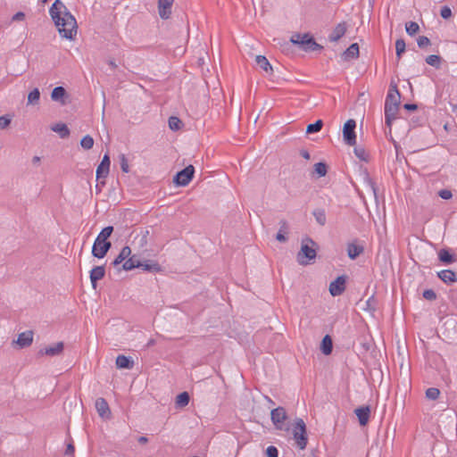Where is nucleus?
<instances>
[{
    "instance_id": "1",
    "label": "nucleus",
    "mask_w": 457,
    "mask_h": 457,
    "mask_svg": "<svg viewBox=\"0 0 457 457\" xmlns=\"http://www.w3.org/2000/svg\"><path fill=\"white\" fill-rule=\"evenodd\" d=\"M49 13L60 35L72 40L77 34V21L61 0H55L49 9Z\"/></svg>"
},
{
    "instance_id": "2",
    "label": "nucleus",
    "mask_w": 457,
    "mask_h": 457,
    "mask_svg": "<svg viewBox=\"0 0 457 457\" xmlns=\"http://www.w3.org/2000/svg\"><path fill=\"white\" fill-rule=\"evenodd\" d=\"M113 230L112 226H107L100 231L92 246V255L94 257L103 259L106 256L112 247L109 237L112 236Z\"/></svg>"
},
{
    "instance_id": "3",
    "label": "nucleus",
    "mask_w": 457,
    "mask_h": 457,
    "mask_svg": "<svg viewBox=\"0 0 457 457\" xmlns=\"http://www.w3.org/2000/svg\"><path fill=\"white\" fill-rule=\"evenodd\" d=\"M314 245H316V243L311 237H306L302 241L301 249L296 256L299 264L307 265L316 258L317 252L313 248Z\"/></svg>"
},
{
    "instance_id": "4",
    "label": "nucleus",
    "mask_w": 457,
    "mask_h": 457,
    "mask_svg": "<svg viewBox=\"0 0 457 457\" xmlns=\"http://www.w3.org/2000/svg\"><path fill=\"white\" fill-rule=\"evenodd\" d=\"M293 436L300 450H304L308 444L307 429L303 419L297 418L293 428Z\"/></svg>"
},
{
    "instance_id": "5",
    "label": "nucleus",
    "mask_w": 457,
    "mask_h": 457,
    "mask_svg": "<svg viewBox=\"0 0 457 457\" xmlns=\"http://www.w3.org/2000/svg\"><path fill=\"white\" fill-rule=\"evenodd\" d=\"M195 174V167L193 165H188L178 171L172 179V182L177 187H186L190 181L193 179Z\"/></svg>"
},
{
    "instance_id": "6",
    "label": "nucleus",
    "mask_w": 457,
    "mask_h": 457,
    "mask_svg": "<svg viewBox=\"0 0 457 457\" xmlns=\"http://www.w3.org/2000/svg\"><path fill=\"white\" fill-rule=\"evenodd\" d=\"M270 419L277 429L288 431L289 428L286 427L285 421L287 414L284 407L278 406L270 411Z\"/></svg>"
},
{
    "instance_id": "7",
    "label": "nucleus",
    "mask_w": 457,
    "mask_h": 457,
    "mask_svg": "<svg viewBox=\"0 0 457 457\" xmlns=\"http://www.w3.org/2000/svg\"><path fill=\"white\" fill-rule=\"evenodd\" d=\"M356 121L349 119L345 121L343 127V139L348 145H355L356 144Z\"/></svg>"
},
{
    "instance_id": "8",
    "label": "nucleus",
    "mask_w": 457,
    "mask_h": 457,
    "mask_svg": "<svg viewBox=\"0 0 457 457\" xmlns=\"http://www.w3.org/2000/svg\"><path fill=\"white\" fill-rule=\"evenodd\" d=\"M346 281V275L338 276L335 280L331 281L328 287L330 295L332 296L341 295L345 291Z\"/></svg>"
},
{
    "instance_id": "9",
    "label": "nucleus",
    "mask_w": 457,
    "mask_h": 457,
    "mask_svg": "<svg viewBox=\"0 0 457 457\" xmlns=\"http://www.w3.org/2000/svg\"><path fill=\"white\" fill-rule=\"evenodd\" d=\"M111 160L108 154H105L97 166L96 169V179L99 180L101 179H104L110 171Z\"/></svg>"
},
{
    "instance_id": "10",
    "label": "nucleus",
    "mask_w": 457,
    "mask_h": 457,
    "mask_svg": "<svg viewBox=\"0 0 457 457\" xmlns=\"http://www.w3.org/2000/svg\"><path fill=\"white\" fill-rule=\"evenodd\" d=\"M398 104H385V123L390 129L399 108Z\"/></svg>"
},
{
    "instance_id": "11",
    "label": "nucleus",
    "mask_w": 457,
    "mask_h": 457,
    "mask_svg": "<svg viewBox=\"0 0 457 457\" xmlns=\"http://www.w3.org/2000/svg\"><path fill=\"white\" fill-rule=\"evenodd\" d=\"M173 0H158V12L162 19L167 20L170 17Z\"/></svg>"
},
{
    "instance_id": "12",
    "label": "nucleus",
    "mask_w": 457,
    "mask_h": 457,
    "mask_svg": "<svg viewBox=\"0 0 457 457\" xmlns=\"http://www.w3.org/2000/svg\"><path fill=\"white\" fill-rule=\"evenodd\" d=\"M63 349L64 344L62 342H58L52 346L40 349L37 353V355L57 356L62 353Z\"/></svg>"
},
{
    "instance_id": "13",
    "label": "nucleus",
    "mask_w": 457,
    "mask_h": 457,
    "mask_svg": "<svg viewBox=\"0 0 457 457\" xmlns=\"http://www.w3.org/2000/svg\"><path fill=\"white\" fill-rule=\"evenodd\" d=\"M105 276L104 266H95L89 272V278L94 289L96 288L97 282Z\"/></svg>"
},
{
    "instance_id": "14",
    "label": "nucleus",
    "mask_w": 457,
    "mask_h": 457,
    "mask_svg": "<svg viewBox=\"0 0 457 457\" xmlns=\"http://www.w3.org/2000/svg\"><path fill=\"white\" fill-rule=\"evenodd\" d=\"M359 423L361 426L368 424L370 416V407L369 405H362L354 410Z\"/></svg>"
},
{
    "instance_id": "15",
    "label": "nucleus",
    "mask_w": 457,
    "mask_h": 457,
    "mask_svg": "<svg viewBox=\"0 0 457 457\" xmlns=\"http://www.w3.org/2000/svg\"><path fill=\"white\" fill-rule=\"evenodd\" d=\"M400 99H401V94L397 88L396 84H394L393 82L390 84V87L387 93V96L386 97L385 104H400Z\"/></svg>"
},
{
    "instance_id": "16",
    "label": "nucleus",
    "mask_w": 457,
    "mask_h": 457,
    "mask_svg": "<svg viewBox=\"0 0 457 457\" xmlns=\"http://www.w3.org/2000/svg\"><path fill=\"white\" fill-rule=\"evenodd\" d=\"M68 97L69 95L67 94L66 89L62 86L55 87L51 93L52 100L54 102H59L62 105L66 104V99Z\"/></svg>"
},
{
    "instance_id": "17",
    "label": "nucleus",
    "mask_w": 457,
    "mask_h": 457,
    "mask_svg": "<svg viewBox=\"0 0 457 457\" xmlns=\"http://www.w3.org/2000/svg\"><path fill=\"white\" fill-rule=\"evenodd\" d=\"M437 278L446 285H452L457 282V274L452 270H443L436 273Z\"/></svg>"
},
{
    "instance_id": "18",
    "label": "nucleus",
    "mask_w": 457,
    "mask_h": 457,
    "mask_svg": "<svg viewBox=\"0 0 457 457\" xmlns=\"http://www.w3.org/2000/svg\"><path fill=\"white\" fill-rule=\"evenodd\" d=\"M347 25L346 22L343 21L338 23L333 31L329 34L328 39L330 42L338 41L346 32Z\"/></svg>"
},
{
    "instance_id": "19",
    "label": "nucleus",
    "mask_w": 457,
    "mask_h": 457,
    "mask_svg": "<svg viewBox=\"0 0 457 457\" xmlns=\"http://www.w3.org/2000/svg\"><path fill=\"white\" fill-rule=\"evenodd\" d=\"M15 342L21 348L29 346L33 342V331L27 330L25 332L19 334L18 338Z\"/></svg>"
},
{
    "instance_id": "20",
    "label": "nucleus",
    "mask_w": 457,
    "mask_h": 457,
    "mask_svg": "<svg viewBox=\"0 0 457 457\" xmlns=\"http://www.w3.org/2000/svg\"><path fill=\"white\" fill-rule=\"evenodd\" d=\"M96 409L102 418H107L111 414V411L106 400L103 397H99L96 401Z\"/></svg>"
},
{
    "instance_id": "21",
    "label": "nucleus",
    "mask_w": 457,
    "mask_h": 457,
    "mask_svg": "<svg viewBox=\"0 0 457 457\" xmlns=\"http://www.w3.org/2000/svg\"><path fill=\"white\" fill-rule=\"evenodd\" d=\"M141 266V260L138 258L137 255L134 254L130 255L129 258L126 259L120 270L129 271L136 268H140Z\"/></svg>"
},
{
    "instance_id": "22",
    "label": "nucleus",
    "mask_w": 457,
    "mask_h": 457,
    "mask_svg": "<svg viewBox=\"0 0 457 457\" xmlns=\"http://www.w3.org/2000/svg\"><path fill=\"white\" fill-rule=\"evenodd\" d=\"M142 266L140 267L143 270L151 272V273H157L162 271V266L154 261L152 260H144L141 261Z\"/></svg>"
},
{
    "instance_id": "23",
    "label": "nucleus",
    "mask_w": 457,
    "mask_h": 457,
    "mask_svg": "<svg viewBox=\"0 0 457 457\" xmlns=\"http://www.w3.org/2000/svg\"><path fill=\"white\" fill-rule=\"evenodd\" d=\"M359 54V45L357 43H353L345 51L343 52L341 57L345 61H349L351 59L358 58Z\"/></svg>"
},
{
    "instance_id": "24",
    "label": "nucleus",
    "mask_w": 457,
    "mask_h": 457,
    "mask_svg": "<svg viewBox=\"0 0 457 457\" xmlns=\"http://www.w3.org/2000/svg\"><path fill=\"white\" fill-rule=\"evenodd\" d=\"M116 367L118 369L131 370L134 367V361L131 357L120 354L116 358Z\"/></svg>"
},
{
    "instance_id": "25",
    "label": "nucleus",
    "mask_w": 457,
    "mask_h": 457,
    "mask_svg": "<svg viewBox=\"0 0 457 457\" xmlns=\"http://www.w3.org/2000/svg\"><path fill=\"white\" fill-rule=\"evenodd\" d=\"M438 260L445 265L453 263L456 261V257L453 253L446 248L440 249L438 252Z\"/></svg>"
},
{
    "instance_id": "26",
    "label": "nucleus",
    "mask_w": 457,
    "mask_h": 457,
    "mask_svg": "<svg viewBox=\"0 0 457 457\" xmlns=\"http://www.w3.org/2000/svg\"><path fill=\"white\" fill-rule=\"evenodd\" d=\"M279 229L276 235V239L280 243H285L287 241V234L289 231L288 223L285 220H281L279 221Z\"/></svg>"
},
{
    "instance_id": "27",
    "label": "nucleus",
    "mask_w": 457,
    "mask_h": 457,
    "mask_svg": "<svg viewBox=\"0 0 457 457\" xmlns=\"http://www.w3.org/2000/svg\"><path fill=\"white\" fill-rule=\"evenodd\" d=\"M320 350L323 354L329 355L333 351V341L329 335H326L320 343Z\"/></svg>"
},
{
    "instance_id": "28",
    "label": "nucleus",
    "mask_w": 457,
    "mask_h": 457,
    "mask_svg": "<svg viewBox=\"0 0 457 457\" xmlns=\"http://www.w3.org/2000/svg\"><path fill=\"white\" fill-rule=\"evenodd\" d=\"M255 62L262 70H263L267 73H272V66L270 63L269 60L264 55H256Z\"/></svg>"
},
{
    "instance_id": "29",
    "label": "nucleus",
    "mask_w": 457,
    "mask_h": 457,
    "mask_svg": "<svg viewBox=\"0 0 457 457\" xmlns=\"http://www.w3.org/2000/svg\"><path fill=\"white\" fill-rule=\"evenodd\" d=\"M363 253V247L356 244L351 243L347 245V255L351 260H355Z\"/></svg>"
},
{
    "instance_id": "30",
    "label": "nucleus",
    "mask_w": 457,
    "mask_h": 457,
    "mask_svg": "<svg viewBox=\"0 0 457 457\" xmlns=\"http://www.w3.org/2000/svg\"><path fill=\"white\" fill-rule=\"evenodd\" d=\"M51 129L54 132L59 133L62 138H65L70 135V129L64 123H56L51 128Z\"/></svg>"
},
{
    "instance_id": "31",
    "label": "nucleus",
    "mask_w": 457,
    "mask_h": 457,
    "mask_svg": "<svg viewBox=\"0 0 457 457\" xmlns=\"http://www.w3.org/2000/svg\"><path fill=\"white\" fill-rule=\"evenodd\" d=\"M317 223L320 226H324L327 222L326 212L324 209H315L312 212Z\"/></svg>"
},
{
    "instance_id": "32",
    "label": "nucleus",
    "mask_w": 457,
    "mask_h": 457,
    "mask_svg": "<svg viewBox=\"0 0 457 457\" xmlns=\"http://www.w3.org/2000/svg\"><path fill=\"white\" fill-rule=\"evenodd\" d=\"M190 400L189 394L187 392H182L176 397V404L179 407H185L188 404Z\"/></svg>"
},
{
    "instance_id": "33",
    "label": "nucleus",
    "mask_w": 457,
    "mask_h": 457,
    "mask_svg": "<svg viewBox=\"0 0 457 457\" xmlns=\"http://www.w3.org/2000/svg\"><path fill=\"white\" fill-rule=\"evenodd\" d=\"M323 127V121L322 120H318L314 123H311L306 128V133L307 134H313L317 133L321 130Z\"/></svg>"
},
{
    "instance_id": "34",
    "label": "nucleus",
    "mask_w": 457,
    "mask_h": 457,
    "mask_svg": "<svg viewBox=\"0 0 457 457\" xmlns=\"http://www.w3.org/2000/svg\"><path fill=\"white\" fill-rule=\"evenodd\" d=\"M168 123H169V128L173 131H177V130L180 129V128L182 126L181 120L176 116H170L169 118Z\"/></svg>"
},
{
    "instance_id": "35",
    "label": "nucleus",
    "mask_w": 457,
    "mask_h": 457,
    "mask_svg": "<svg viewBox=\"0 0 457 457\" xmlns=\"http://www.w3.org/2000/svg\"><path fill=\"white\" fill-rule=\"evenodd\" d=\"M406 44L403 38H399L395 41V51L397 59H401L403 54L405 52Z\"/></svg>"
},
{
    "instance_id": "36",
    "label": "nucleus",
    "mask_w": 457,
    "mask_h": 457,
    "mask_svg": "<svg viewBox=\"0 0 457 457\" xmlns=\"http://www.w3.org/2000/svg\"><path fill=\"white\" fill-rule=\"evenodd\" d=\"M442 58L439 55L436 54H430L426 58V62L433 66L435 68H439L441 64Z\"/></svg>"
},
{
    "instance_id": "37",
    "label": "nucleus",
    "mask_w": 457,
    "mask_h": 457,
    "mask_svg": "<svg viewBox=\"0 0 457 457\" xmlns=\"http://www.w3.org/2000/svg\"><path fill=\"white\" fill-rule=\"evenodd\" d=\"M80 145L85 150H89L94 145V138L90 135L84 136L80 140Z\"/></svg>"
},
{
    "instance_id": "38",
    "label": "nucleus",
    "mask_w": 457,
    "mask_h": 457,
    "mask_svg": "<svg viewBox=\"0 0 457 457\" xmlns=\"http://www.w3.org/2000/svg\"><path fill=\"white\" fill-rule=\"evenodd\" d=\"M405 29L408 35L414 36L420 30V26L415 21H409L405 24Z\"/></svg>"
},
{
    "instance_id": "39",
    "label": "nucleus",
    "mask_w": 457,
    "mask_h": 457,
    "mask_svg": "<svg viewBox=\"0 0 457 457\" xmlns=\"http://www.w3.org/2000/svg\"><path fill=\"white\" fill-rule=\"evenodd\" d=\"M40 98V92L38 88L35 87L31 90L28 96V104H36L38 103Z\"/></svg>"
},
{
    "instance_id": "40",
    "label": "nucleus",
    "mask_w": 457,
    "mask_h": 457,
    "mask_svg": "<svg viewBox=\"0 0 457 457\" xmlns=\"http://www.w3.org/2000/svg\"><path fill=\"white\" fill-rule=\"evenodd\" d=\"M314 170L319 177H324L328 172V165L323 162H317L314 164Z\"/></svg>"
},
{
    "instance_id": "41",
    "label": "nucleus",
    "mask_w": 457,
    "mask_h": 457,
    "mask_svg": "<svg viewBox=\"0 0 457 457\" xmlns=\"http://www.w3.org/2000/svg\"><path fill=\"white\" fill-rule=\"evenodd\" d=\"M355 155L357 158H359L361 161L368 162L369 161V154L366 152V150L363 147L356 146L353 150Z\"/></svg>"
},
{
    "instance_id": "42",
    "label": "nucleus",
    "mask_w": 457,
    "mask_h": 457,
    "mask_svg": "<svg viewBox=\"0 0 457 457\" xmlns=\"http://www.w3.org/2000/svg\"><path fill=\"white\" fill-rule=\"evenodd\" d=\"M148 235H149V230H148V229H146V228H145V229H141V231H140V235H138V236L135 238V240H137V237H139V239H138V245H139L140 247H144V246H145V245H146V244H147V237H148Z\"/></svg>"
},
{
    "instance_id": "43",
    "label": "nucleus",
    "mask_w": 457,
    "mask_h": 457,
    "mask_svg": "<svg viewBox=\"0 0 457 457\" xmlns=\"http://www.w3.org/2000/svg\"><path fill=\"white\" fill-rule=\"evenodd\" d=\"M314 38L308 33L303 35V40L300 42V47L306 51L307 46H311V42L313 41Z\"/></svg>"
},
{
    "instance_id": "44",
    "label": "nucleus",
    "mask_w": 457,
    "mask_h": 457,
    "mask_svg": "<svg viewBox=\"0 0 457 457\" xmlns=\"http://www.w3.org/2000/svg\"><path fill=\"white\" fill-rule=\"evenodd\" d=\"M120 169L124 173L129 172V166L128 162V159L124 154H120L119 155Z\"/></svg>"
},
{
    "instance_id": "45",
    "label": "nucleus",
    "mask_w": 457,
    "mask_h": 457,
    "mask_svg": "<svg viewBox=\"0 0 457 457\" xmlns=\"http://www.w3.org/2000/svg\"><path fill=\"white\" fill-rule=\"evenodd\" d=\"M439 395H440V391L438 388H436V387L428 388L426 391V397L429 400L437 399Z\"/></svg>"
},
{
    "instance_id": "46",
    "label": "nucleus",
    "mask_w": 457,
    "mask_h": 457,
    "mask_svg": "<svg viewBox=\"0 0 457 457\" xmlns=\"http://www.w3.org/2000/svg\"><path fill=\"white\" fill-rule=\"evenodd\" d=\"M417 44L420 48H425L428 46H430L431 42L430 39L426 36H420L417 38Z\"/></svg>"
},
{
    "instance_id": "47",
    "label": "nucleus",
    "mask_w": 457,
    "mask_h": 457,
    "mask_svg": "<svg viewBox=\"0 0 457 457\" xmlns=\"http://www.w3.org/2000/svg\"><path fill=\"white\" fill-rule=\"evenodd\" d=\"M422 296L428 301H434L436 299V294L433 289H426L422 293Z\"/></svg>"
},
{
    "instance_id": "48",
    "label": "nucleus",
    "mask_w": 457,
    "mask_h": 457,
    "mask_svg": "<svg viewBox=\"0 0 457 457\" xmlns=\"http://www.w3.org/2000/svg\"><path fill=\"white\" fill-rule=\"evenodd\" d=\"M440 15L443 19L448 20L452 17V10L447 5H444L440 10Z\"/></svg>"
},
{
    "instance_id": "49",
    "label": "nucleus",
    "mask_w": 457,
    "mask_h": 457,
    "mask_svg": "<svg viewBox=\"0 0 457 457\" xmlns=\"http://www.w3.org/2000/svg\"><path fill=\"white\" fill-rule=\"evenodd\" d=\"M265 453L267 457H278V450L273 445L268 446Z\"/></svg>"
},
{
    "instance_id": "50",
    "label": "nucleus",
    "mask_w": 457,
    "mask_h": 457,
    "mask_svg": "<svg viewBox=\"0 0 457 457\" xmlns=\"http://www.w3.org/2000/svg\"><path fill=\"white\" fill-rule=\"evenodd\" d=\"M11 123V118L8 115L0 117V129L7 128Z\"/></svg>"
},
{
    "instance_id": "51",
    "label": "nucleus",
    "mask_w": 457,
    "mask_h": 457,
    "mask_svg": "<svg viewBox=\"0 0 457 457\" xmlns=\"http://www.w3.org/2000/svg\"><path fill=\"white\" fill-rule=\"evenodd\" d=\"M438 195L442 198V199H445V200H449L452 198L453 196V194L450 190L448 189H441L439 192H438Z\"/></svg>"
},
{
    "instance_id": "52",
    "label": "nucleus",
    "mask_w": 457,
    "mask_h": 457,
    "mask_svg": "<svg viewBox=\"0 0 457 457\" xmlns=\"http://www.w3.org/2000/svg\"><path fill=\"white\" fill-rule=\"evenodd\" d=\"M366 305H367V309H369V310H371V311H375L376 310L377 301H376V299H375V297L373 295L370 296L367 300Z\"/></svg>"
},
{
    "instance_id": "53",
    "label": "nucleus",
    "mask_w": 457,
    "mask_h": 457,
    "mask_svg": "<svg viewBox=\"0 0 457 457\" xmlns=\"http://www.w3.org/2000/svg\"><path fill=\"white\" fill-rule=\"evenodd\" d=\"M321 49H323V46H320V44H318L314 39L313 41L311 42V46L306 47V52L307 51H320Z\"/></svg>"
},
{
    "instance_id": "54",
    "label": "nucleus",
    "mask_w": 457,
    "mask_h": 457,
    "mask_svg": "<svg viewBox=\"0 0 457 457\" xmlns=\"http://www.w3.org/2000/svg\"><path fill=\"white\" fill-rule=\"evenodd\" d=\"M301 40H303V35H301L300 33H295L294 34L291 38H290V42L294 45H296V46H300V42Z\"/></svg>"
},
{
    "instance_id": "55",
    "label": "nucleus",
    "mask_w": 457,
    "mask_h": 457,
    "mask_svg": "<svg viewBox=\"0 0 457 457\" xmlns=\"http://www.w3.org/2000/svg\"><path fill=\"white\" fill-rule=\"evenodd\" d=\"M120 254L126 260L131 255V249L129 246L126 245L122 247V249L120 252Z\"/></svg>"
},
{
    "instance_id": "56",
    "label": "nucleus",
    "mask_w": 457,
    "mask_h": 457,
    "mask_svg": "<svg viewBox=\"0 0 457 457\" xmlns=\"http://www.w3.org/2000/svg\"><path fill=\"white\" fill-rule=\"evenodd\" d=\"M126 260L119 253L117 255V257L113 260V262H112V264L114 266V267H117L118 265H120V263L123 264V262H125Z\"/></svg>"
},
{
    "instance_id": "57",
    "label": "nucleus",
    "mask_w": 457,
    "mask_h": 457,
    "mask_svg": "<svg viewBox=\"0 0 457 457\" xmlns=\"http://www.w3.org/2000/svg\"><path fill=\"white\" fill-rule=\"evenodd\" d=\"M75 448L72 443H69L67 445L65 454L66 455H72L74 453Z\"/></svg>"
},
{
    "instance_id": "58",
    "label": "nucleus",
    "mask_w": 457,
    "mask_h": 457,
    "mask_svg": "<svg viewBox=\"0 0 457 457\" xmlns=\"http://www.w3.org/2000/svg\"><path fill=\"white\" fill-rule=\"evenodd\" d=\"M403 108L409 112H413L418 109V105L416 104H404Z\"/></svg>"
},
{
    "instance_id": "59",
    "label": "nucleus",
    "mask_w": 457,
    "mask_h": 457,
    "mask_svg": "<svg viewBox=\"0 0 457 457\" xmlns=\"http://www.w3.org/2000/svg\"><path fill=\"white\" fill-rule=\"evenodd\" d=\"M24 17H25L24 12H16V13L13 15L12 20H13V21H21V20H23V19H24Z\"/></svg>"
},
{
    "instance_id": "60",
    "label": "nucleus",
    "mask_w": 457,
    "mask_h": 457,
    "mask_svg": "<svg viewBox=\"0 0 457 457\" xmlns=\"http://www.w3.org/2000/svg\"><path fill=\"white\" fill-rule=\"evenodd\" d=\"M300 154L305 160H309L311 158L309 152L307 150H305V149H302L300 151Z\"/></svg>"
},
{
    "instance_id": "61",
    "label": "nucleus",
    "mask_w": 457,
    "mask_h": 457,
    "mask_svg": "<svg viewBox=\"0 0 457 457\" xmlns=\"http://www.w3.org/2000/svg\"><path fill=\"white\" fill-rule=\"evenodd\" d=\"M137 442H138L139 444L144 445V444H146V443L148 442V438H147L146 436H139V437L137 438Z\"/></svg>"
},
{
    "instance_id": "62",
    "label": "nucleus",
    "mask_w": 457,
    "mask_h": 457,
    "mask_svg": "<svg viewBox=\"0 0 457 457\" xmlns=\"http://www.w3.org/2000/svg\"><path fill=\"white\" fill-rule=\"evenodd\" d=\"M108 64L110 65V67H111L112 69H116V68H117V65H116V63H115V62H114V61H112V60H111V61H109Z\"/></svg>"
},
{
    "instance_id": "63",
    "label": "nucleus",
    "mask_w": 457,
    "mask_h": 457,
    "mask_svg": "<svg viewBox=\"0 0 457 457\" xmlns=\"http://www.w3.org/2000/svg\"><path fill=\"white\" fill-rule=\"evenodd\" d=\"M40 162V157L38 156H34L33 159H32V162L33 164H37Z\"/></svg>"
},
{
    "instance_id": "64",
    "label": "nucleus",
    "mask_w": 457,
    "mask_h": 457,
    "mask_svg": "<svg viewBox=\"0 0 457 457\" xmlns=\"http://www.w3.org/2000/svg\"><path fill=\"white\" fill-rule=\"evenodd\" d=\"M445 327H446V326H453V327H454V321H453V320H448V321H446V322L445 323Z\"/></svg>"
}]
</instances>
